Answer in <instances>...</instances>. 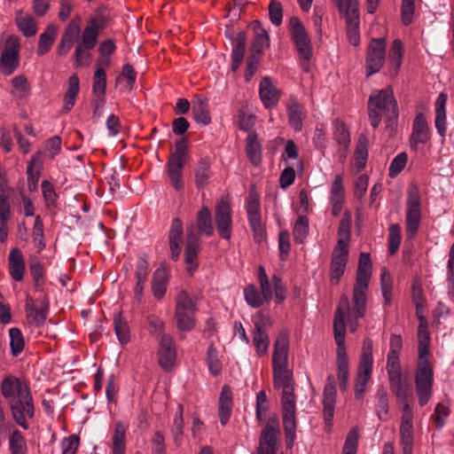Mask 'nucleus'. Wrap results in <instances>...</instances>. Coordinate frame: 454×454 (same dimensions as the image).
Masks as SVG:
<instances>
[{
  "label": "nucleus",
  "mask_w": 454,
  "mask_h": 454,
  "mask_svg": "<svg viewBox=\"0 0 454 454\" xmlns=\"http://www.w3.org/2000/svg\"><path fill=\"white\" fill-rule=\"evenodd\" d=\"M372 268L370 254L361 253L353 288L352 305H350L348 298L343 295L340 297L339 306L335 310V314L339 309L342 311L343 320H346L347 314V322L351 333L357 330L359 319L364 317L366 313L367 292L372 277Z\"/></svg>",
  "instance_id": "f257e3e1"
},
{
  "label": "nucleus",
  "mask_w": 454,
  "mask_h": 454,
  "mask_svg": "<svg viewBox=\"0 0 454 454\" xmlns=\"http://www.w3.org/2000/svg\"><path fill=\"white\" fill-rule=\"evenodd\" d=\"M273 382L276 388H282V423L286 444L292 447L296 438V401L293 373L287 368L273 370Z\"/></svg>",
  "instance_id": "f03ea898"
},
{
  "label": "nucleus",
  "mask_w": 454,
  "mask_h": 454,
  "mask_svg": "<svg viewBox=\"0 0 454 454\" xmlns=\"http://www.w3.org/2000/svg\"><path fill=\"white\" fill-rule=\"evenodd\" d=\"M107 20L106 15L101 12L90 19L74 51V59L77 66L90 65L91 59L90 51L97 45L98 38L105 29Z\"/></svg>",
  "instance_id": "7ed1b4c3"
},
{
  "label": "nucleus",
  "mask_w": 454,
  "mask_h": 454,
  "mask_svg": "<svg viewBox=\"0 0 454 454\" xmlns=\"http://www.w3.org/2000/svg\"><path fill=\"white\" fill-rule=\"evenodd\" d=\"M334 339L337 344L336 356L338 365V380L340 388L345 391L348 380V359L345 347L346 320H343V314L340 309L334 314L333 319Z\"/></svg>",
  "instance_id": "20e7f679"
},
{
  "label": "nucleus",
  "mask_w": 454,
  "mask_h": 454,
  "mask_svg": "<svg viewBox=\"0 0 454 454\" xmlns=\"http://www.w3.org/2000/svg\"><path fill=\"white\" fill-rule=\"evenodd\" d=\"M368 109L384 113L387 128L393 129L396 126L399 110L391 89L374 90L370 97Z\"/></svg>",
  "instance_id": "39448f33"
},
{
  "label": "nucleus",
  "mask_w": 454,
  "mask_h": 454,
  "mask_svg": "<svg viewBox=\"0 0 454 454\" xmlns=\"http://www.w3.org/2000/svg\"><path fill=\"white\" fill-rule=\"evenodd\" d=\"M422 219L421 196L417 185H411L407 191L405 225L408 239L418 233Z\"/></svg>",
  "instance_id": "423d86ee"
},
{
  "label": "nucleus",
  "mask_w": 454,
  "mask_h": 454,
  "mask_svg": "<svg viewBox=\"0 0 454 454\" xmlns=\"http://www.w3.org/2000/svg\"><path fill=\"white\" fill-rule=\"evenodd\" d=\"M8 403L16 423L22 428L27 429V418L32 419L35 414L33 397L29 387L26 390H21V394L12 398Z\"/></svg>",
  "instance_id": "0eeeda50"
},
{
  "label": "nucleus",
  "mask_w": 454,
  "mask_h": 454,
  "mask_svg": "<svg viewBox=\"0 0 454 454\" xmlns=\"http://www.w3.org/2000/svg\"><path fill=\"white\" fill-rule=\"evenodd\" d=\"M20 39L16 35H10L0 55V74L12 75L20 66Z\"/></svg>",
  "instance_id": "6e6552de"
},
{
  "label": "nucleus",
  "mask_w": 454,
  "mask_h": 454,
  "mask_svg": "<svg viewBox=\"0 0 454 454\" xmlns=\"http://www.w3.org/2000/svg\"><path fill=\"white\" fill-rule=\"evenodd\" d=\"M433 380V368L429 361L418 363L415 373V384L420 406H425L429 402L432 395Z\"/></svg>",
  "instance_id": "1a4fd4ad"
},
{
  "label": "nucleus",
  "mask_w": 454,
  "mask_h": 454,
  "mask_svg": "<svg viewBox=\"0 0 454 454\" xmlns=\"http://www.w3.org/2000/svg\"><path fill=\"white\" fill-rule=\"evenodd\" d=\"M187 156L186 145L180 141L176 145L175 152L169 155L167 162L168 176L173 187L179 191L183 187L182 169Z\"/></svg>",
  "instance_id": "9d476101"
},
{
  "label": "nucleus",
  "mask_w": 454,
  "mask_h": 454,
  "mask_svg": "<svg viewBox=\"0 0 454 454\" xmlns=\"http://www.w3.org/2000/svg\"><path fill=\"white\" fill-rule=\"evenodd\" d=\"M289 31L300 57L309 61L312 57L311 42L299 18L294 16L289 20Z\"/></svg>",
  "instance_id": "9b49d317"
},
{
  "label": "nucleus",
  "mask_w": 454,
  "mask_h": 454,
  "mask_svg": "<svg viewBox=\"0 0 454 454\" xmlns=\"http://www.w3.org/2000/svg\"><path fill=\"white\" fill-rule=\"evenodd\" d=\"M231 206L228 200L222 199L215 208V223L220 238L230 240L232 235Z\"/></svg>",
  "instance_id": "f8f14e48"
},
{
  "label": "nucleus",
  "mask_w": 454,
  "mask_h": 454,
  "mask_svg": "<svg viewBox=\"0 0 454 454\" xmlns=\"http://www.w3.org/2000/svg\"><path fill=\"white\" fill-rule=\"evenodd\" d=\"M386 40L384 38L372 39L369 44L366 57V76L378 73L385 62Z\"/></svg>",
  "instance_id": "ddd939ff"
},
{
  "label": "nucleus",
  "mask_w": 454,
  "mask_h": 454,
  "mask_svg": "<svg viewBox=\"0 0 454 454\" xmlns=\"http://www.w3.org/2000/svg\"><path fill=\"white\" fill-rule=\"evenodd\" d=\"M201 247V239L199 233L194 231L193 225L187 228L184 241V262L190 274L197 270L199 266L198 254Z\"/></svg>",
  "instance_id": "4468645a"
},
{
  "label": "nucleus",
  "mask_w": 454,
  "mask_h": 454,
  "mask_svg": "<svg viewBox=\"0 0 454 454\" xmlns=\"http://www.w3.org/2000/svg\"><path fill=\"white\" fill-rule=\"evenodd\" d=\"M348 259V248L342 240H338L332 254L330 265V282L338 285L343 276Z\"/></svg>",
  "instance_id": "2eb2a0df"
},
{
  "label": "nucleus",
  "mask_w": 454,
  "mask_h": 454,
  "mask_svg": "<svg viewBox=\"0 0 454 454\" xmlns=\"http://www.w3.org/2000/svg\"><path fill=\"white\" fill-rule=\"evenodd\" d=\"M279 434L278 421L268 422L261 432L256 454H277Z\"/></svg>",
  "instance_id": "dca6fc26"
},
{
  "label": "nucleus",
  "mask_w": 454,
  "mask_h": 454,
  "mask_svg": "<svg viewBox=\"0 0 454 454\" xmlns=\"http://www.w3.org/2000/svg\"><path fill=\"white\" fill-rule=\"evenodd\" d=\"M430 139L431 129L428 121L423 113H417L412 123L410 146L412 150L416 151L419 144H427Z\"/></svg>",
  "instance_id": "f3484780"
},
{
  "label": "nucleus",
  "mask_w": 454,
  "mask_h": 454,
  "mask_svg": "<svg viewBox=\"0 0 454 454\" xmlns=\"http://www.w3.org/2000/svg\"><path fill=\"white\" fill-rule=\"evenodd\" d=\"M336 395L335 379L333 375H329L326 379V383L323 392L324 419L325 425L328 427L333 426Z\"/></svg>",
  "instance_id": "a211bd4d"
},
{
  "label": "nucleus",
  "mask_w": 454,
  "mask_h": 454,
  "mask_svg": "<svg viewBox=\"0 0 454 454\" xmlns=\"http://www.w3.org/2000/svg\"><path fill=\"white\" fill-rule=\"evenodd\" d=\"M159 364L164 370L168 371L174 366L176 357L173 338L170 335L162 336L159 340Z\"/></svg>",
  "instance_id": "6ab92c4d"
},
{
  "label": "nucleus",
  "mask_w": 454,
  "mask_h": 454,
  "mask_svg": "<svg viewBox=\"0 0 454 454\" xmlns=\"http://www.w3.org/2000/svg\"><path fill=\"white\" fill-rule=\"evenodd\" d=\"M329 201L332 206V215L338 216L345 202V188L343 176L340 174L334 176L331 184Z\"/></svg>",
  "instance_id": "aec40b11"
},
{
  "label": "nucleus",
  "mask_w": 454,
  "mask_h": 454,
  "mask_svg": "<svg viewBox=\"0 0 454 454\" xmlns=\"http://www.w3.org/2000/svg\"><path fill=\"white\" fill-rule=\"evenodd\" d=\"M259 95L266 109L274 108L278 103L279 91L268 76L263 77L260 82Z\"/></svg>",
  "instance_id": "412c9836"
},
{
  "label": "nucleus",
  "mask_w": 454,
  "mask_h": 454,
  "mask_svg": "<svg viewBox=\"0 0 454 454\" xmlns=\"http://www.w3.org/2000/svg\"><path fill=\"white\" fill-rule=\"evenodd\" d=\"M286 112L289 125L295 130L301 131L303 127V120L306 117L304 106L292 97L286 103Z\"/></svg>",
  "instance_id": "4be33fe9"
},
{
  "label": "nucleus",
  "mask_w": 454,
  "mask_h": 454,
  "mask_svg": "<svg viewBox=\"0 0 454 454\" xmlns=\"http://www.w3.org/2000/svg\"><path fill=\"white\" fill-rule=\"evenodd\" d=\"M390 390L399 403L406 402L411 396V386L403 373L389 375Z\"/></svg>",
  "instance_id": "5701e85b"
},
{
  "label": "nucleus",
  "mask_w": 454,
  "mask_h": 454,
  "mask_svg": "<svg viewBox=\"0 0 454 454\" xmlns=\"http://www.w3.org/2000/svg\"><path fill=\"white\" fill-rule=\"evenodd\" d=\"M14 22L18 30L25 37H32L38 31L37 20L31 14L22 10H19L15 12Z\"/></svg>",
  "instance_id": "b1692460"
},
{
  "label": "nucleus",
  "mask_w": 454,
  "mask_h": 454,
  "mask_svg": "<svg viewBox=\"0 0 454 454\" xmlns=\"http://www.w3.org/2000/svg\"><path fill=\"white\" fill-rule=\"evenodd\" d=\"M232 406L233 401L231 388L228 385H223L218 400V415L223 426H225L231 418Z\"/></svg>",
  "instance_id": "393cba45"
},
{
  "label": "nucleus",
  "mask_w": 454,
  "mask_h": 454,
  "mask_svg": "<svg viewBox=\"0 0 454 454\" xmlns=\"http://www.w3.org/2000/svg\"><path fill=\"white\" fill-rule=\"evenodd\" d=\"M25 307L27 317L31 324L41 326L45 323L48 314V303L44 300L41 301V307L36 308L33 299L30 296H27Z\"/></svg>",
  "instance_id": "a878e982"
},
{
  "label": "nucleus",
  "mask_w": 454,
  "mask_h": 454,
  "mask_svg": "<svg viewBox=\"0 0 454 454\" xmlns=\"http://www.w3.org/2000/svg\"><path fill=\"white\" fill-rule=\"evenodd\" d=\"M288 339L286 333H281L274 344L272 366L274 369L286 368Z\"/></svg>",
  "instance_id": "bb28decb"
},
{
  "label": "nucleus",
  "mask_w": 454,
  "mask_h": 454,
  "mask_svg": "<svg viewBox=\"0 0 454 454\" xmlns=\"http://www.w3.org/2000/svg\"><path fill=\"white\" fill-rule=\"evenodd\" d=\"M192 114L193 120L199 124L206 126L211 122L208 101L204 97L197 96L192 101Z\"/></svg>",
  "instance_id": "cd10ccee"
},
{
  "label": "nucleus",
  "mask_w": 454,
  "mask_h": 454,
  "mask_svg": "<svg viewBox=\"0 0 454 454\" xmlns=\"http://www.w3.org/2000/svg\"><path fill=\"white\" fill-rule=\"evenodd\" d=\"M28 387L27 384L20 380L14 376L5 377L1 383V393L3 396L8 400V403L21 394V390H26Z\"/></svg>",
  "instance_id": "c85d7f7f"
},
{
  "label": "nucleus",
  "mask_w": 454,
  "mask_h": 454,
  "mask_svg": "<svg viewBox=\"0 0 454 454\" xmlns=\"http://www.w3.org/2000/svg\"><path fill=\"white\" fill-rule=\"evenodd\" d=\"M168 282V278L166 270L162 268L156 269L151 281V291L156 300L160 301L165 296Z\"/></svg>",
  "instance_id": "c756f323"
},
{
  "label": "nucleus",
  "mask_w": 454,
  "mask_h": 454,
  "mask_svg": "<svg viewBox=\"0 0 454 454\" xmlns=\"http://www.w3.org/2000/svg\"><path fill=\"white\" fill-rule=\"evenodd\" d=\"M9 272L16 281H21L25 273V260L21 251L14 247L9 254Z\"/></svg>",
  "instance_id": "7c9ffc66"
},
{
  "label": "nucleus",
  "mask_w": 454,
  "mask_h": 454,
  "mask_svg": "<svg viewBox=\"0 0 454 454\" xmlns=\"http://www.w3.org/2000/svg\"><path fill=\"white\" fill-rule=\"evenodd\" d=\"M252 26L254 30V36L250 52L262 55L264 49L270 46V36L259 21H254Z\"/></svg>",
  "instance_id": "2f4dec72"
},
{
  "label": "nucleus",
  "mask_w": 454,
  "mask_h": 454,
  "mask_svg": "<svg viewBox=\"0 0 454 454\" xmlns=\"http://www.w3.org/2000/svg\"><path fill=\"white\" fill-rule=\"evenodd\" d=\"M246 153L249 161L254 166H259L262 163V145L258 142V135L252 131L248 133L246 139Z\"/></svg>",
  "instance_id": "473e14b6"
},
{
  "label": "nucleus",
  "mask_w": 454,
  "mask_h": 454,
  "mask_svg": "<svg viewBox=\"0 0 454 454\" xmlns=\"http://www.w3.org/2000/svg\"><path fill=\"white\" fill-rule=\"evenodd\" d=\"M57 32L58 27L56 25L50 24L40 35L36 49V54L38 56H43L50 51L56 40Z\"/></svg>",
  "instance_id": "72a5a7b5"
},
{
  "label": "nucleus",
  "mask_w": 454,
  "mask_h": 454,
  "mask_svg": "<svg viewBox=\"0 0 454 454\" xmlns=\"http://www.w3.org/2000/svg\"><path fill=\"white\" fill-rule=\"evenodd\" d=\"M389 412L388 394L383 385L377 387L375 393V413L381 421H386Z\"/></svg>",
  "instance_id": "f704fd0d"
},
{
  "label": "nucleus",
  "mask_w": 454,
  "mask_h": 454,
  "mask_svg": "<svg viewBox=\"0 0 454 454\" xmlns=\"http://www.w3.org/2000/svg\"><path fill=\"white\" fill-rule=\"evenodd\" d=\"M346 20L347 37L348 42L357 46L360 43V32H359V12H350L348 14L343 16Z\"/></svg>",
  "instance_id": "c9c22d12"
},
{
  "label": "nucleus",
  "mask_w": 454,
  "mask_h": 454,
  "mask_svg": "<svg viewBox=\"0 0 454 454\" xmlns=\"http://www.w3.org/2000/svg\"><path fill=\"white\" fill-rule=\"evenodd\" d=\"M127 427L121 421H116L112 437V454H125Z\"/></svg>",
  "instance_id": "e433bc0d"
},
{
  "label": "nucleus",
  "mask_w": 454,
  "mask_h": 454,
  "mask_svg": "<svg viewBox=\"0 0 454 454\" xmlns=\"http://www.w3.org/2000/svg\"><path fill=\"white\" fill-rule=\"evenodd\" d=\"M9 193L0 192V242H4L8 235L7 221L10 218Z\"/></svg>",
  "instance_id": "4c0bfd02"
},
{
  "label": "nucleus",
  "mask_w": 454,
  "mask_h": 454,
  "mask_svg": "<svg viewBox=\"0 0 454 454\" xmlns=\"http://www.w3.org/2000/svg\"><path fill=\"white\" fill-rule=\"evenodd\" d=\"M247 47V36L245 32L240 31L237 34L235 44L231 52V69L236 71L243 61Z\"/></svg>",
  "instance_id": "58836bf2"
},
{
  "label": "nucleus",
  "mask_w": 454,
  "mask_h": 454,
  "mask_svg": "<svg viewBox=\"0 0 454 454\" xmlns=\"http://www.w3.org/2000/svg\"><path fill=\"white\" fill-rule=\"evenodd\" d=\"M372 368L358 366L355 380V398L362 399L366 392V387L371 380Z\"/></svg>",
  "instance_id": "ea45409f"
},
{
  "label": "nucleus",
  "mask_w": 454,
  "mask_h": 454,
  "mask_svg": "<svg viewBox=\"0 0 454 454\" xmlns=\"http://www.w3.org/2000/svg\"><path fill=\"white\" fill-rule=\"evenodd\" d=\"M114 328L116 337L121 345H125L130 340L128 321L121 312L114 314Z\"/></svg>",
  "instance_id": "a19ab883"
},
{
  "label": "nucleus",
  "mask_w": 454,
  "mask_h": 454,
  "mask_svg": "<svg viewBox=\"0 0 454 454\" xmlns=\"http://www.w3.org/2000/svg\"><path fill=\"white\" fill-rule=\"evenodd\" d=\"M253 343L258 356L264 355L270 345V339L268 333L262 330L260 322H254V330L253 334Z\"/></svg>",
  "instance_id": "79ce46f5"
},
{
  "label": "nucleus",
  "mask_w": 454,
  "mask_h": 454,
  "mask_svg": "<svg viewBox=\"0 0 454 454\" xmlns=\"http://www.w3.org/2000/svg\"><path fill=\"white\" fill-rule=\"evenodd\" d=\"M197 227L200 233L206 236H212L214 226L212 223V215L207 206H202L197 213Z\"/></svg>",
  "instance_id": "37998d69"
},
{
  "label": "nucleus",
  "mask_w": 454,
  "mask_h": 454,
  "mask_svg": "<svg viewBox=\"0 0 454 454\" xmlns=\"http://www.w3.org/2000/svg\"><path fill=\"white\" fill-rule=\"evenodd\" d=\"M41 166L42 160L39 155H35L27 167V187L30 192L35 191L37 188Z\"/></svg>",
  "instance_id": "c03bdc74"
},
{
  "label": "nucleus",
  "mask_w": 454,
  "mask_h": 454,
  "mask_svg": "<svg viewBox=\"0 0 454 454\" xmlns=\"http://www.w3.org/2000/svg\"><path fill=\"white\" fill-rule=\"evenodd\" d=\"M79 90V78L76 74H73L68 79V88L64 97L63 109L66 113L69 112L74 106Z\"/></svg>",
  "instance_id": "a18cd8bd"
},
{
  "label": "nucleus",
  "mask_w": 454,
  "mask_h": 454,
  "mask_svg": "<svg viewBox=\"0 0 454 454\" xmlns=\"http://www.w3.org/2000/svg\"><path fill=\"white\" fill-rule=\"evenodd\" d=\"M197 309L175 312L176 327L180 331L190 332L196 325L195 314Z\"/></svg>",
  "instance_id": "49530a36"
},
{
  "label": "nucleus",
  "mask_w": 454,
  "mask_h": 454,
  "mask_svg": "<svg viewBox=\"0 0 454 454\" xmlns=\"http://www.w3.org/2000/svg\"><path fill=\"white\" fill-rule=\"evenodd\" d=\"M210 168L211 164L208 158L201 159L199 161L198 167L195 172V184L197 187H204L210 178Z\"/></svg>",
  "instance_id": "de8ad7c7"
},
{
  "label": "nucleus",
  "mask_w": 454,
  "mask_h": 454,
  "mask_svg": "<svg viewBox=\"0 0 454 454\" xmlns=\"http://www.w3.org/2000/svg\"><path fill=\"white\" fill-rule=\"evenodd\" d=\"M146 328L152 335H155L161 340V337L168 335L165 333L164 321L155 314H149L145 317Z\"/></svg>",
  "instance_id": "09e8293b"
},
{
  "label": "nucleus",
  "mask_w": 454,
  "mask_h": 454,
  "mask_svg": "<svg viewBox=\"0 0 454 454\" xmlns=\"http://www.w3.org/2000/svg\"><path fill=\"white\" fill-rule=\"evenodd\" d=\"M206 361L208 370L213 376H218L222 373V363L218 357V351L213 343L207 348Z\"/></svg>",
  "instance_id": "8fccbe9b"
},
{
  "label": "nucleus",
  "mask_w": 454,
  "mask_h": 454,
  "mask_svg": "<svg viewBox=\"0 0 454 454\" xmlns=\"http://www.w3.org/2000/svg\"><path fill=\"white\" fill-rule=\"evenodd\" d=\"M184 406L179 403L173 419L171 433L176 444H180L184 434Z\"/></svg>",
  "instance_id": "3c124183"
},
{
  "label": "nucleus",
  "mask_w": 454,
  "mask_h": 454,
  "mask_svg": "<svg viewBox=\"0 0 454 454\" xmlns=\"http://www.w3.org/2000/svg\"><path fill=\"white\" fill-rule=\"evenodd\" d=\"M175 302V312L197 309L195 300L184 290L177 294Z\"/></svg>",
  "instance_id": "603ef678"
},
{
  "label": "nucleus",
  "mask_w": 454,
  "mask_h": 454,
  "mask_svg": "<svg viewBox=\"0 0 454 454\" xmlns=\"http://www.w3.org/2000/svg\"><path fill=\"white\" fill-rule=\"evenodd\" d=\"M247 215L248 221L262 218L259 197L253 190L249 192L247 197Z\"/></svg>",
  "instance_id": "864d4df0"
},
{
  "label": "nucleus",
  "mask_w": 454,
  "mask_h": 454,
  "mask_svg": "<svg viewBox=\"0 0 454 454\" xmlns=\"http://www.w3.org/2000/svg\"><path fill=\"white\" fill-rule=\"evenodd\" d=\"M82 19L80 16H74L67 26L62 37L68 43H74L81 33Z\"/></svg>",
  "instance_id": "5fc2aeb1"
},
{
  "label": "nucleus",
  "mask_w": 454,
  "mask_h": 454,
  "mask_svg": "<svg viewBox=\"0 0 454 454\" xmlns=\"http://www.w3.org/2000/svg\"><path fill=\"white\" fill-rule=\"evenodd\" d=\"M106 87V72L103 67H97L94 77L92 91L98 98H105Z\"/></svg>",
  "instance_id": "6e6d98bb"
},
{
  "label": "nucleus",
  "mask_w": 454,
  "mask_h": 454,
  "mask_svg": "<svg viewBox=\"0 0 454 454\" xmlns=\"http://www.w3.org/2000/svg\"><path fill=\"white\" fill-rule=\"evenodd\" d=\"M9 448L12 454H27V444L22 434L14 430L9 438Z\"/></svg>",
  "instance_id": "4d7b16f0"
},
{
  "label": "nucleus",
  "mask_w": 454,
  "mask_h": 454,
  "mask_svg": "<svg viewBox=\"0 0 454 454\" xmlns=\"http://www.w3.org/2000/svg\"><path fill=\"white\" fill-rule=\"evenodd\" d=\"M333 138L341 146L347 147L350 143V137L345 124L339 120L333 121Z\"/></svg>",
  "instance_id": "13d9d810"
},
{
  "label": "nucleus",
  "mask_w": 454,
  "mask_h": 454,
  "mask_svg": "<svg viewBox=\"0 0 454 454\" xmlns=\"http://www.w3.org/2000/svg\"><path fill=\"white\" fill-rule=\"evenodd\" d=\"M373 342L369 337L364 338L363 341L362 354L358 366L372 368L373 364Z\"/></svg>",
  "instance_id": "bf43d9fd"
},
{
  "label": "nucleus",
  "mask_w": 454,
  "mask_h": 454,
  "mask_svg": "<svg viewBox=\"0 0 454 454\" xmlns=\"http://www.w3.org/2000/svg\"><path fill=\"white\" fill-rule=\"evenodd\" d=\"M10 335V347L13 356L20 354L24 348V338L21 331L17 327H12L9 330Z\"/></svg>",
  "instance_id": "052dcab7"
},
{
  "label": "nucleus",
  "mask_w": 454,
  "mask_h": 454,
  "mask_svg": "<svg viewBox=\"0 0 454 454\" xmlns=\"http://www.w3.org/2000/svg\"><path fill=\"white\" fill-rule=\"evenodd\" d=\"M351 223L352 215L350 211L346 210L339 225L338 235L340 237L339 240H342L347 247L350 239Z\"/></svg>",
  "instance_id": "680f3d73"
},
{
  "label": "nucleus",
  "mask_w": 454,
  "mask_h": 454,
  "mask_svg": "<svg viewBox=\"0 0 454 454\" xmlns=\"http://www.w3.org/2000/svg\"><path fill=\"white\" fill-rule=\"evenodd\" d=\"M388 231V252L393 255L398 251L401 244V226L398 223H392Z\"/></svg>",
  "instance_id": "e2e57ef3"
},
{
  "label": "nucleus",
  "mask_w": 454,
  "mask_h": 454,
  "mask_svg": "<svg viewBox=\"0 0 454 454\" xmlns=\"http://www.w3.org/2000/svg\"><path fill=\"white\" fill-rule=\"evenodd\" d=\"M294 239L297 243H302L309 234V220L304 215H300L294 225Z\"/></svg>",
  "instance_id": "0e129e2a"
},
{
  "label": "nucleus",
  "mask_w": 454,
  "mask_h": 454,
  "mask_svg": "<svg viewBox=\"0 0 454 454\" xmlns=\"http://www.w3.org/2000/svg\"><path fill=\"white\" fill-rule=\"evenodd\" d=\"M245 300L253 308H259L265 301L264 297L254 285H248L244 289Z\"/></svg>",
  "instance_id": "69168bd1"
},
{
  "label": "nucleus",
  "mask_w": 454,
  "mask_h": 454,
  "mask_svg": "<svg viewBox=\"0 0 454 454\" xmlns=\"http://www.w3.org/2000/svg\"><path fill=\"white\" fill-rule=\"evenodd\" d=\"M400 438L403 454H412L413 427H400Z\"/></svg>",
  "instance_id": "338daca9"
},
{
  "label": "nucleus",
  "mask_w": 454,
  "mask_h": 454,
  "mask_svg": "<svg viewBox=\"0 0 454 454\" xmlns=\"http://www.w3.org/2000/svg\"><path fill=\"white\" fill-rule=\"evenodd\" d=\"M447 282L449 295L454 298V241L449 252Z\"/></svg>",
  "instance_id": "774afa93"
}]
</instances>
